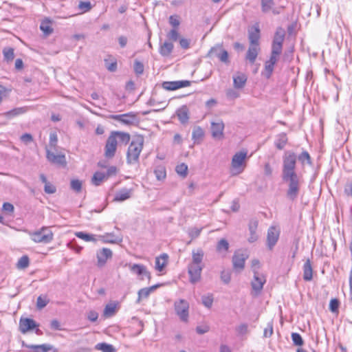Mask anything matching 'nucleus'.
<instances>
[{
	"instance_id": "nucleus-1",
	"label": "nucleus",
	"mask_w": 352,
	"mask_h": 352,
	"mask_svg": "<svg viewBox=\"0 0 352 352\" xmlns=\"http://www.w3.org/2000/svg\"><path fill=\"white\" fill-rule=\"evenodd\" d=\"M297 160L304 165L305 163L311 164V157L306 151H302L298 156L293 151H285L283 155L282 179L287 184V197L290 200H295L299 194L301 185V178L296 173Z\"/></svg>"
},
{
	"instance_id": "nucleus-2",
	"label": "nucleus",
	"mask_w": 352,
	"mask_h": 352,
	"mask_svg": "<svg viewBox=\"0 0 352 352\" xmlns=\"http://www.w3.org/2000/svg\"><path fill=\"white\" fill-rule=\"evenodd\" d=\"M204 256V252L201 249L192 250V261L188 265V273L189 275V281L195 284L201 280V272L204 268L202 263Z\"/></svg>"
},
{
	"instance_id": "nucleus-3",
	"label": "nucleus",
	"mask_w": 352,
	"mask_h": 352,
	"mask_svg": "<svg viewBox=\"0 0 352 352\" xmlns=\"http://www.w3.org/2000/svg\"><path fill=\"white\" fill-rule=\"evenodd\" d=\"M144 139L142 137H137L133 139L127 151L126 162L128 164H133L138 162L139 156L143 148Z\"/></svg>"
},
{
	"instance_id": "nucleus-4",
	"label": "nucleus",
	"mask_w": 352,
	"mask_h": 352,
	"mask_svg": "<svg viewBox=\"0 0 352 352\" xmlns=\"http://www.w3.org/2000/svg\"><path fill=\"white\" fill-rule=\"evenodd\" d=\"M247 157L246 151H240L236 153L232 159L231 174L237 175L241 173L245 167V159Z\"/></svg>"
},
{
	"instance_id": "nucleus-5",
	"label": "nucleus",
	"mask_w": 352,
	"mask_h": 352,
	"mask_svg": "<svg viewBox=\"0 0 352 352\" xmlns=\"http://www.w3.org/2000/svg\"><path fill=\"white\" fill-rule=\"evenodd\" d=\"M28 233L31 239L37 243H49L53 240L52 232L45 227L35 232L28 231Z\"/></svg>"
},
{
	"instance_id": "nucleus-6",
	"label": "nucleus",
	"mask_w": 352,
	"mask_h": 352,
	"mask_svg": "<svg viewBox=\"0 0 352 352\" xmlns=\"http://www.w3.org/2000/svg\"><path fill=\"white\" fill-rule=\"evenodd\" d=\"M174 309L179 320L185 323L188 322L189 303L184 299H179L174 302Z\"/></svg>"
},
{
	"instance_id": "nucleus-7",
	"label": "nucleus",
	"mask_w": 352,
	"mask_h": 352,
	"mask_svg": "<svg viewBox=\"0 0 352 352\" xmlns=\"http://www.w3.org/2000/svg\"><path fill=\"white\" fill-rule=\"evenodd\" d=\"M131 272L139 276L141 280H144L146 277L148 280L151 279V273L147 270L146 267L141 264H126Z\"/></svg>"
},
{
	"instance_id": "nucleus-8",
	"label": "nucleus",
	"mask_w": 352,
	"mask_h": 352,
	"mask_svg": "<svg viewBox=\"0 0 352 352\" xmlns=\"http://www.w3.org/2000/svg\"><path fill=\"white\" fill-rule=\"evenodd\" d=\"M280 230L275 226H270L267 230V246L272 250L279 239Z\"/></svg>"
},
{
	"instance_id": "nucleus-9",
	"label": "nucleus",
	"mask_w": 352,
	"mask_h": 352,
	"mask_svg": "<svg viewBox=\"0 0 352 352\" xmlns=\"http://www.w3.org/2000/svg\"><path fill=\"white\" fill-rule=\"evenodd\" d=\"M248 257V256L245 252L241 251L236 252L232 256L233 268L236 271L240 272L243 270Z\"/></svg>"
},
{
	"instance_id": "nucleus-10",
	"label": "nucleus",
	"mask_w": 352,
	"mask_h": 352,
	"mask_svg": "<svg viewBox=\"0 0 352 352\" xmlns=\"http://www.w3.org/2000/svg\"><path fill=\"white\" fill-rule=\"evenodd\" d=\"M111 118L114 120L126 125H131L138 122L137 116L131 112L124 114L112 115Z\"/></svg>"
},
{
	"instance_id": "nucleus-11",
	"label": "nucleus",
	"mask_w": 352,
	"mask_h": 352,
	"mask_svg": "<svg viewBox=\"0 0 352 352\" xmlns=\"http://www.w3.org/2000/svg\"><path fill=\"white\" fill-rule=\"evenodd\" d=\"M265 282L266 279L265 276L260 274L256 270H254V278L252 280L251 285L256 294H258L261 292Z\"/></svg>"
},
{
	"instance_id": "nucleus-12",
	"label": "nucleus",
	"mask_w": 352,
	"mask_h": 352,
	"mask_svg": "<svg viewBox=\"0 0 352 352\" xmlns=\"http://www.w3.org/2000/svg\"><path fill=\"white\" fill-rule=\"evenodd\" d=\"M118 144V140L111 133L107 138L104 148V155L107 157L111 158L115 155Z\"/></svg>"
},
{
	"instance_id": "nucleus-13",
	"label": "nucleus",
	"mask_w": 352,
	"mask_h": 352,
	"mask_svg": "<svg viewBox=\"0 0 352 352\" xmlns=\"http://www.w3.org/2000/svg\"><path fill=\"white\" fill-rule=\"evenodd\" d=\"M191 85L190 80L166 81L162 83V87L168 91H174L182 87H186Z\"/></svg>"
},
{
	"instance_id": "nucleus-14",
	"label": "nucleus",
	"mask_w": 352,
	"mask_h": 352,
	"mask_svg": "<svg viewBox=\"0 0 352 352\" xmlns=\"http://www.w3.org/2000/svg\"><path fill=\"white\" fill-rule=\"evenodd\" d=\"M224 124L223 121L212 122H211V132L212 136L214 139H222L223 138Z\"/></svg>"
},
{
	"instance_id": "nucleus-15",
	"label": "nucleus",
	"mask_w": 352,
	"mask_h": 352,
	"mask_svg": "<svg viewBox=\"0 0 352 352\" xmlns=\"http://www.w3.org/2000/svg\"><path fill=\"white\" fill-rule=\"evenodd\" d=\"M38 327V324L33 319L30 318H21L19 322V329L21 333H25L28 331Z\"/></svg>"
},
{
	"instance_id": "nucleus-16",
	"label": "nucleus",
	"mask_w": 352,
	"mask_h": 352,
	"mask_svg": "<svg viewBox=\"0 0 352 352\" xmlns=\"http://www.w3.org/2000/svg\"><path fill=\"white\" fill-rule=\"evenodd\" d=\"M47 159L53 164H56L59 165H65L66 160L65 156L63 154H55L53 152H51L50 150L47 148Z\"/></svg>"
},
{
	"instance_id": "nucleus-17",
	"label": "nucleus",
	"mask_w": 352,
	"mask_h": 352,
	"mask_svg": "<svg viewBox=\"0 0 352 352\" xmlns=\"http://www.w3.org/2000/svg\"><path fill=\"white\" fill-rule=\"evenodd\" d=\"M260 30L258 25L253 26L248 32L250 45L259 46Z\"/></svg>"
},
{
	"instance_id": "nucleus-18",
	"label": "nucleus",
	"mask_w": 352,
	"mask_h": 352,
	"mask_svg": "<svg viewBox=\"0 0 352 352\" xmlns=\"http://www.w3.org/2000/svg\"><path fill=\"white\" fill-rule=\"evenodd\" d=\"M112 256V252L109 248H102L97 252V258L98 265L102 266L105 264L108 258Z\"/></svg>"
},
{
	"instance_id": "nucleus-19",
	"label": "nucleus",
	"mask_w": 352,
	"mask_h": 352,
	"mask_svg": "<svg viewBox=\"0 0 352 352\" xmlns=\"http://www.w3.org/2000/svg\"><path fill=\"white\" fill-rule=\"evenodd\" d=\"M210 54H215L221 61L227 63L228 61V54L225 50H221V46H216L210 50Z\"/></svg>"
},
{
	"instance_id": "nucleus-20",
	"label": "nucleus",
	"mask_w": 352,
	"mask_h": 352,
	"mask_svg": "<svg viewBox=\"0 0 352 352\" xmlns=\"http://www.w3.org/2000/svg\"><path fill=\"white\" fill-rule=\"evenodd\" d=\"M189 110L186 105H183L176 111V115L182 124L188 122Z\"/></svg>"
},
{
	"instance_id": "nucleus-21",
	"label": "nucleus",
	"mask_w": 352,
	"mask_h": 352,
	"mask_svg": "<svg viewBox=\"0 0 352 352\" xmlns=\"http://www.w3.org/2000/svg\"><path fill=\"white\" fill-rule=\"evenodd\" d=\"M260 51L259 46L257 45H250L249 48L248 50L247 54H246V59L249 60V62L252 64H253L256 57L258 54V52Z\"/></svg>"
},
{
	"instance_id": "nucleus-22",
	"label": "nucleus",
	"mask_w": 352,
	"mask_h": 352,
	"mask_svg": "<svg viewBox=\"0 0 352 352\" xmlns=\"http://www.w3.org/2000/svg\"><path fill=\"white\" fill-rule=\"evenodd\" d=\"M258 227V221L256 220H251L249 223V231H250V236L248 237V241L250 243L255 242L258 236L256 234V229Z\"/></svg>"
},
{
	"instance_id": "nucleus-23",
	"label": "nucleus",
	"mask_w": 352,
	"mask_h": 352,
	"mask_svg": "<svg viewBox=\"0 0 352 352\" xmlns=\"http://www.w3.org/2000/svg\"><path fill=\"white\" fill-rule=\"evenodd\" d=\"M111 135L115 137V139L118 140V144H127L130 141V135L126 132L122 131H112Z\"/></svg>"
},
{
	"instance_id": "nucleus-24",
	"label": "nucleus",
	"mask_w": 352,
	"mask_h": 352,
	"mask_svg": "<svg viewBox=\"0 0 352 352\" xmlns=\"http://www.w3.org/2000/svg\"><path fill=\"white\" fill-rule=\"evenodd\" d=\"M313 278V269L310 259L308 258L303 265V279L310 281Z\"/></svg>"
},
{
	"instance_id": "nucleus-25",
	"label": "nucleus",
	"mask_w": 352,
	"mask_h": 352,
	"mask_svg": "<svg viewBox=\"0 0 352 352\" xmlns=\"http://www.w3.org/2000/svg\"><path fill=\"white\" fill-rule=\"evenodd\" d=\"M131 189L122 188L116 194L113 201H124L131 197Z\"/></svg>"
},
{
	"instance_id": "nucleus-26",
	"label": "nucleus",
	"mask_w": 352,
	"mask_h": 352,
	"mask_svg": "<svg viewBox=\"0 0 352 352\" xmlns=\"http://www.w3.org/2000/svg\"><path fill=\"white\" fill-rule=\"evenodd\" d=\"M174 45L169 41H165L163 44L160 45L159 52L164 57L170 56L173 50Z\"/></svg>"
},
{
	"instance_id": "nucleus-27",
	"label": "nucleus",
	"mask_w": 352,
	"mask_h": 352,
	"mask_svg": "<svg viewBox=\"0 0 352 352\" xmlns=\"http://www.w3.org/2000/svg\"><path fill=\"white\" fill-rule=\"evenodd\" d=\"M247 81V76L244 74H238L233 76L234 87L236 89L243 88Z\"/></svg>"
},
{
	"instance_id": "nucleus-28",
	"label": "nucleus",
	"mask_w": 352,
	"mask_h": 352,
	"mask_svg": "<svg viewBox=\"0 0 352 352\" xmlns=\"http://www.w3.org/2000/svg\"><path fill=\"white\" fill-rule=\"evenodd\" d=\"M285 32L282 28H278L275 32L272 44L283 45L285 39Z\"/></svg>"
},
{
	"instance_id": "nucleus-29",
	"label": "nucleus",
	"mask_w": 352,
	"mask_h": 352,
	"mask_svg": "<svg viewBox=\"0 0 352 352\" xmlns=\"http://www.w3.org/2000/svg\"><path fill=\"white\" fill-rule=\"evenodd\" d=\"M168 255L162 254L160 256L155 258V269L162 272L167 263Z\"/></svg>"
},
{
	"instance_id": "nucleus-30",
	"label": "nucleus",
	"mask_w": 352,
	"mask_h": 352,
	"mask_svg": "<svg viewBox=\"0 0 352 352\" xmlns=\"http://www.w3.org/2000/svg\"><path fill=\"white\" fill-rule=\"evenodd\" d=\"M26 111V107H17L6 112L4 115L7 118L12 119L14 117L25 113Z\"/></svg>"
},
{
	"instance_id": "nucleus-31",
	"label": "nucleus",
	"mask_w": 352,
	"mask_h": 352,
	"mask_svg": "<svg viewBox=\"0 0 352 352\" xmlns=\"http://www.w3.org/2000/svg\"><path fill=\"white\" fill-rule=\"evenodd\" d=\"M95 349L102 352H115L116 351L113 345L105 342L98 343Z\"/></svg>"
},
{
	"instance_id": "nucleus-32",
	"label": "nucleus",
	"mask_w": 352,
	"mask_h": 352,
	"mask_svg": "<svg viewBox=\"0 0 352 352\" xmlns=\"http://www.w3.org/2000/svg\"><path fill=\"white\" fill-rule=\"evenodd\" d=\"M261 10L263 13H267L274 6V0H261Z\"/></svg>"
},
{
	"instance_id": "nucleus-33",
	"label": "nucleus",
	"mask_w": 352,
	"mask_h": 352,
	"mask_svg": "<svg viewBox=\"0 0 352 352\" xmlns=\"http://www.w3.org/2000/svg\"><path fill=\"white\" fill-rule=\"evenodd\" d=\"M287 142V138L286 136V134L284 133L279 134L278 136V139L276 140L275 143L276 148L279 150L283 149L286 145Z\"/></svg>"
},
{
	"instance_id": "nucleus-34",
	"label": "nucleus",
	"mask_w": 352,
	"mask_h": 352,
	"mask_svg": "<svg viewBox=\"0 0 352 352\" xmlns=\"http://www.w3.org/2000/svg\"><path fill=\"white\" fill-rule=\"evenodd\" d=\"M30 347L33 349L34 352H49L53 349V346L48 344L32 345Z\"/></svg>"
},
{
	"instance_id": "nucleus-35",
	"label": "nucleus",
	"mask_w": 352,
	"mask_h": 352,
	"mask_svg": "<svg viewBox=\"0 0 352 352\" xmlns=\"http://www.w3.org/2000/svg\"><path fill=\"white\" fill-rule=\"evenodd\" d=\"M204 136V131L200 126H196L193 129L192 138L195 142H199Z\"/></svg>"
},
{
	"instance_id": "nucleus-36",
	"label": "nucleus",
	"mask_w": 352,
	"mask_h": 352,
	"mask_svg": "<svg viewBox=\"0 0 352 352\" xmlns=\"http://www.w3.org/2000/svg\"><path fill=\"white\" fill-rule=\"evenodd\" d=\"M229 248V243L225 239H221L217 243V250L219 252L226 253Z\"/></svg>"
},
{
	"instance_id": "nucleus-37",
	"label": "nucleus",
	"mask_w": 352,
	"mask_h": 352,
	"mask_svg": "<svg viewBox=\"0 0 352 352\" xmlns=\"http://www.w3.org/2000/svg\"><path fill=\"white\" fill-rule=\"evenodd\" d=\"M75 235L78 238L81 239L85 241H96V239L93 234H87L83 232H77L75 233Z\"/></svg>"
},
{
	"instance_id": "nucleus-38",
	"label": "nucleus",
	"mask_w": 352,
	"mask_h": 352,
	"mask_svg": "<svg viewBox=\"0 0 352 352\" xmlns=\"http://www.w3.org/2000/svg\"><path fill=\"white\" fill-rule=\"evenodd\" d=\"M4 59L8 61H12L14 58V49L12 47H5L3 50Z\"/></svg>"
},
{
	"instance_id": "nucleus-39",
	"label": "nucleus",
	"mask_w": 352,
	"mask_h": 352,
	"mask_svg": "<svg viewBox=\"0 0 352 352\" xmlns=\"http://www.w3.org/2000/svg\"><path fill=\"white\" fill-rule=\"evenodd\" d=\"M175 171L182 177H185L188 173V166L184 163L178 164L175 168Z\"/></svg>"
},
{
	"instance_id": "nucleus-40",
	"label": "nucleus",
	"mask_w": 352,
	"mask_h": 352,
	"mask_svg": "<svg viewBox=\"0 0 352 352\" xmlns=\"http://www.w3.org/2000/svg\"><path fill=\"white\" fill-rule=\"evenodd\" d=\"M116 305L114 304H108L105 306L104 309V316L105 317H111L113 316L116 313Z\"/></svg>"
},
{
	"instance_id": "nucleus-41",
	"label": "nucleus",
	"mask_w": 352,
	"mask_h": 352,
	"mask_svg": "<svg viewBox=\"0 0 352 352\" xmlns=\"http://www.w3.org/2000/svg\"><path fill=\"white\" fill-rule=\"evenodd\" d=\"M214 301L212 294L204 295L201 297L202 304L207 308H210Z\"/></svg>"
},
{
	"instance_id": "nucleus-42",
	"label": "nucleus",
	"mask_w": 352,
	"mask_h": 352,
	"mask_svg": "<svg viewBox=\"0 0 352 352\" xmlns=\"http://www.w3.org/2000/svg\"><path fill=\"white\" fill-rule=\"evenodd\" d=\"M30 263V260L28 256L25 255L21 256L16 264V266L19 269H25L28 267Z\"/></svg>"
},
{
	"instance_id": "nucleus-43",
	"label": "nucleus",
	"mask_w": 352,
	"mask_h": 352,
	"mask_svg": "<svg viewBox=\"0 0 352 352\" xmlns=\"http://www.w3.org/2000/svg\"><path fill=\"white\" fill-rule=\"evenodd\" d=\"M105 177V174L101 172H96L93 177L92 182L96 186H99Z\"/></svg>"
},
{
	"instance_id": "nucleus-44",
	"label": "nucleus",
	"mask_w": 352,
	"mask_h": 352,
	"mask_svg": "<svg viewBox=\"0 0 352 352\" xmlns=\"http://www.w3.org/2000/svg\"><path fill=\"white\" fill-rule=\"evenodd\" d=\"M104 243H116L118 241V238L113 234H107L104 236H100Z\"/></svg>"
},
{
	"instance_id": "nucleus-45",
	"label": "nucleus",
	"mask_w": 352,
	"mask_h": 352,
	"mask_svg": "<svg viewBox=\"0 0 352 352\" xmlns=\"http://www.w3.org/2000/svg\"><path fill=\"white\" fill-rule=\"evenodd\" d=\"M154 173H155V177L157 179V180H162L166 176L165 168H164L162 166L157 167L154 170Z\"/></svg>"
},
{
	"instance_id": "nucleus-46",
	"label": "nucleus",
	"mask_w": 352,
	"mask_h": 352,
	"mask_svg": "<svg viewBox=\"0 0 352 352\" xmlns=\"http://www.w3.org/2000/svg\"><path fill=\"white\" fill-rule=\"evenodd\" d=\"M70 187L76 192H80L82 189V182L79 179H72L70 182Z\"/></svg>"
},
{
	"instance_id": "nucleus-47",
	"label": "nucleus",
	"mask_w": 352,
	"mask_h": 352,
	"mask_svg": "<svg viewBox=\"0 0 352 352\" xmlns=\"http://www.w3.org/2000/svg\"><path fill=\"white\" fill-rule=\"evenodd\" d=\"M292 340L294 345L296 346H302L304 344L303 339L302 336L298 333H292Z\"/></svg>"
},
{
	"instance_id": "nucleus-48",
	"label": "nucleus",
	"mask_w": 352,
	"mask_h": 352,
	"mask_svg": "<svg viewBox=\"0 0 352 352\" xmlns=\"http://www.w3.org/2000/svg\"><path fill=\"white\" fill-rule=\"evenodd\" d=\"M40 29L43 31L45 36H48L52 33L53 29L48 23L43 22L40 25Z\"/></svg>"
},
{
	"instance_id": "nucleus-49",
	"label": "nucleus",
	"mask_w": 352,
	"mask_h": 352,
	"mask_svg": "<svg viewBox=\"0 0 352 352\" xmlns=\"http://www.w3.org/2000/svg\"><path fill=\"white\" fill-rule=\"evenodd\" d=\"M151 292L148 289V287H144L139 290L138 292V301L140 302L142 298H146L148 297Z\"/></svg>"
},
{
	"instance_id": "nucleus-50",
	"label": "nucleus",
	"mask_w": 352,
	"mask_h": 352,
	"mask_svg": "<svg viewBox=\"0 0 352 352\" xmlns=\"http://www.w3.org/2000/svg\"><path fill=\"white\" fill-rule=\"evenodd\" d=\"M49 302V300L46 297H42L41 296L37 298L36 306L37 308L41 309L44 308Z\"/></svg>"
},
{
	"instance_id": "nucleus-51",
	"label": "nucleus",
	"mask_w": 352,
	"mask_h": 352,
	"mask_svg": "<svg viewBox=\"0 0 352 352\" xmlns=\"http://www.w3.org/2000/svg\"><path fill=\"white\" fill-rule=\"evenodd\" d=\"M274 65L270 63L269 61H266L265 63V76L267 78H269L274 71Z\"/></svg>"
},
{
	"instance_id": "nucleus-52",
	"label": "nucleus",
	"mask_w": 352,
	"mask_h": 352,
	"mask_svg": "<svg viewBox=\"0 0 352 352\" xmlns=\"http://www.w3.org/2000/svg\"><path fill=\"white\" fill-rule=\"evenodd\" d=\"M201 230H202L201 228H198L195 227V228H190L188 231V234H189L190 237L191 238V239L197 238L199 236V234L201 232Z\"/></svg>"
},
{
	"instance_id": "nucleus-53",
	"label": "nucleus",
	"mask_w": 352,
	"mask_h": 352,
	"mask_svg": "<svg viewBox=\"0 0 352 352\" xmlns=\"http://www.w3.org/2000/svg\"><path fill=\"white\" fill-rule=\"evenodd\" d=\"M236 331L241 336L245 335L248 332V325L245 323L241 324L236 328Z\"/></svg>"
},
{
	"instance_id": "nucleus-54",
	"label": "nucleus",
	"mask_w": 352,
	"mask_h": 352,
	"mask_svg": "<svg viewBox=\"0 0 352 352\" xmlns=\"http://www.w3.org/2000/svg\"><path fill=\"white\" fill-rule=\"evenodd\" d=\"M221 279L224 283H229L231 279V274L230 271L223 270L221 273Z\"/></svg>"
},
{
	"instance_id": "nucleus-55",
	"label": "nucleus",
	"mask_w": 352,
	"mask_h": 352,
	"mask_svg": "<svg viewBox=\"0 0 352 352\" xmlns=\"http://www.w3.org/2000/svg\"><path fill=\"white\" fill-rule=\"evenodd\" d=\"M58 142L57 134L55 132L51 133L50 135L49 146L52 148H54Z\"/></svg>"
},
{
	"instance_id": "nucleus-56",
	"label": "nucleus",
	"mask_w": 352,
	"mask_h": 352,
	"mask_svg": "<svg viewBox=\"0 0 352 352\" xmlns=\"http://www.w3.org/2000/svg\"><path fill=\"white\" fill-rule=\"evenodd\" d=\"M78 8L82 12H85L91 10V5L89 1H80L78 4Z\"/></svg>"
},
{
	"instance_id": "nucleus-57",
	"label": "nucleus",
	"mask_w": 352,
	"mask_h": 352,
	"mask_svg": "<svg viewBox=\"0 0 352 352\" xmlns=\"http://www.w3.org/2000/svg\"><path fill=\"white\" fill-rule=\"evenodd\" d=\"M283 45L272 44L271 54L280 56L282 53Z\"/></svg>"
},
{
	"instance_id": "nucleus-58",
	"label": "nucleus",
	"mask_w": 352,
	"mask_h": 352,
	"mask_svg": "<svg viewBox=\"0 0 352 352\" xmlns=\"http://www.w3.org/2000/svg\"><path fill=\"white\" fill-rule=\"evenodd\" d=\"M339 307L338 300L333 298L331 299L329 303V309L331 312H337Z\"/></svg>"
},
{
	"instance_id": "nucleus-59",
	"label": "nucleus",
	"mask_w": 352,
	"mask_h": 352,
	"mask_svg": "<svg viewBox=\"0 0 352 352\" xmlns=\"http://www.w3.org/2000/svg\"><path fill=\"white\" fill-rule=\"evenodd\" d=\"M179 32L175 29L171 30L167 34V37L172 41H176L179 38Z\"/></svg>"
},
{
	"instance_id": "nucleus-60",
	"label": "nucleus",
	"mask_w": 352,
	"mask_h": 352,
	"mask_svg": "<svg viewBox=\"0 0 352 352\" xmlns=\"http://www.w3.org/2000/svg\"><path fill=\"white\" fill-rule=\"evenodd\" d=\"M134 71L137 74H142L144 72V65L141 62L135 60L134 63Z\"/></svg>"
},
{
	"instance_id": "nucleus-61",
	"label": "nucleus",
	"mask_w": 352,
	"mask_h": 352,
	"mask_svg": "<svg viewBox=\"0 0 352 352\" xmlns=\"http://www.w3.org/2000/svg\"><path fill=\"white\" fill-rule=\"evenodd\" d=\"M44 191L47 194H54L56 191V188L49 182L45 185Z\"/></svg>"
},
{
	"instance_id": "nucleus-62",
	"label": "nucleus",
	"mask_w": 352,
	"mask_h": 352,
	"mask_svg": "<svg viewBox=\"0 0 352 352\" xmlns=\"http://www.w3.org/2000/svg\"><path fill=\"white\" fill-rule=\"evenodd\" d=\"M210 330V327L208 325L204 324L201 326H197L196 327V331L198 334H204L208 332Z\"/></svg>"
},
{
	"instance_id": "nucleus-63",
	"label": "nucleus",
	"mask_w": 352,
	"mask_h": 352,
	"mask_svg": "<svg viewBox=\"0 0 352 352\" xmlns=\"http://www.w3.org/2000/svg\"><path fill=\"white\" fill-rule=\"evenodd\" d=\"M2 210L4 212H7L8 213H12L14 212V208L12 204L6 202L3 204Z\"/></svg>"
},
{
	"instance_id": "nucleus-64",
	"label": "nucleus",
	"mask_w": 352,
	"mask_h": 352,
	"mask_svg": "<svg viewBox=\"0 0 352 352\" xmlns=\"http://www.w3.org/2000/svg\"><path fill=\"white\" fill-rule=\"evenodd\" d=\"M98 318V314L95 311H90L87 314V318L91 322H96Z\"/></svg>"
}]
</instances>
